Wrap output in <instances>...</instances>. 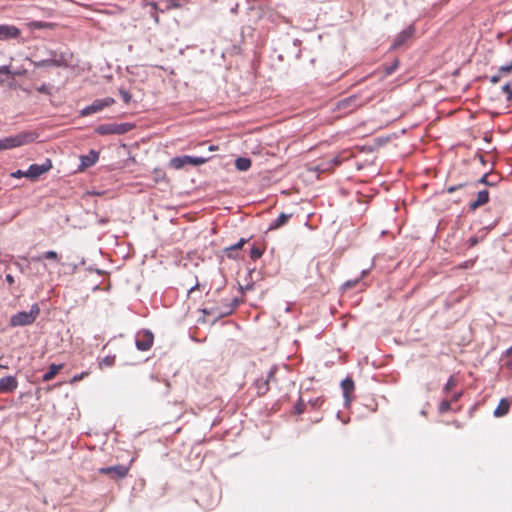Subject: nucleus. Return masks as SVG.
I'll return each instance as SVG.
<instances>
[{
    "instance_id": "1",
    "label": "nucleus",
    "mask_w": 512,
    "mask_h": 512,
    "mask_svg": "<svg viewBox=\"0 0 512 512\" xmlns=\"http://www.w3.org/2000/svg\"><path fill=\"white\" fill-rule=\"evenodd\" d=\"M40 313V307L37 303L31 305L30 310L27 311H19L16 314H13L9 320L10 327H23L31 325L35 322L36 318Z\"/></svg>"
},
{
    "instance_id": "2",
    "label": "nucleus",
    "mask_w": 512,
    "mask_h": 512,
    "mask_svg": "<svg viewBox=\"0 0 512 512\" xmlns=\"http://www.w3.org/2000/svg\"><path fill=\"white\" fill-rule=\"evenodd\" d=\"M35 140V134L32 132H23L17 135L9 136L0 139V150H7L11 148L20 147L22 145L31 143Z\"/></svg>"
},
{
    "instance_id": "3",
    "label": "nucleus",
    "mask_w": 512,
    "mask_h": 512,
    "mask_svg": "<svg viewBox=\"0 0 512 512\" xmlns=\"http://www.w3.org/2000/svg\"><path fill=\"white\" fill-rule=\"evenodd\" d=\"M210 158L209 157H197V156H177L170 160V166L174 169H182L186 165L191 166H200L206 163Z\"/></svg>"
},
{
    "instance_id": "4",
    "label": "nucleus",
    "mask_w": 512,
    "mask_h": 512,
    "mask_svg": "<svg viewBox=\"0 0 512 512\" xmlns=\"http://www.w3.org/2000/svg\"><path fill=\"white\" fill-rule=\"evenodd\" d=\"M362 105L360 97L357 95H351L344 99L339 100L336 103L335 110L343 113H351Z\"/></svg>"
},
{
    "instance_id": "5",
    "label": "nucleus",
    "mask_w": 512,
    "mask_h": 512,
    "mask_svg": "<svg viewBox=\"0 0 512 512\" xmlns=\"http://www.w3.org/2000/svg\"><path fill=\"white\" fill-rule=\"evenodd\" d=\"M154 342V335L150 330L138 331L135 336V345L139 351H148Z\"/></svg>"
},
{
    "instance_id": "6",
    "label": "nucleus",
    "mask_w": 512,
    "mask_h": 512,
    "mask_svg": "<svg viewBox=\"0 0 512 512\" xmlns=\"http://www.w3.org/2000/svg\"><path fill=\"white\" fill-rule=\"evenodd\" d=\"M114 99L111 97H106L103 99H96L92 102L91 105L86 106L80 111L81 116H89L91 114L102 111L105 107H108L114 103Z\"/></svg>"
},
{
    "instance_id": "7",
    "label": "nucleus",
    "mask_w": 512,
    "mask_h": 512,
    "mask_svg": "<svg viewBox=\"0 0 512 512\" xmlns=\"http://www.w3.org/2000/svg\"><path fill=\"white\" fill-rule=\"evenodd\" d=\"M129 468L125 465H114L102 467L98 470L100 474L108 475L111 479L119 480L127 476Z\"/></svg>"
},
{
    "instance_id": "8",
    "label": "nucleus",
    "mask_w": 512,
    "mask_h": 512,
    "mask_svg": "<svg viewBox=\"0 0 512 512\" xmlns=\"http://www.w3.org/2000/svg\"><path fill=\"white\" fill-rule=\"evenodd\" d=\"M52 168V161L45 159L41 164H31L27 170V178L32 180L37 179L39 176L49 171Z\"/></svg>"
},
{
    "instance_id": "9",
    "label": "nucleus",
    "mask_w": 512,
    "mask_h": 512,
    "mask_svg": "<svg viewBox=\"0 0 512 512\" xmlns=\"http://www.w3.org/2000/svg\"><path fill=\"white\" fill-rule=\"evenodd\" d=\"M21 35V30L9 24H0V41H8L11 39H17Z\"/></svg>"
},
{
    "instance_id": "10",
    "label": "nucleus",
    "mask_w": 512,
    "mask_h": 512,
    "mask_svg": "<svg viewBox=\"0 0 512 512\" xmlns=\"http://www.w3.org/2000/svg\"><path fill=\"white\" fill-rule=\"evenodd\" d=\"M416 29L414 25H409L406 29L401 31L394 39L391 48L398 49L404 45L415 33Z\"/></svg>"
},
{
    "instance_id": "11",
    "label": "nucleus",
    "mask_w": 512,
    "mask_h": 512,
    "mask_svg": "<svg viewBox=\"0 0 512 512\" xmlns=\"http://www.w3.org/2000/svg\"><path fill=\"white\" fill-rule=\"evenodd\" d=\"M80 164L78 171H84L85 169L93 166L99 159V152L91 149L88 154L80 155Z\"/></svg>"
},
{
    "instance_id": "12",
    "label": "nucleus",
    "mask_w": 512,
    "mask_h": 512,
    "mask_svg": "<svg viewBox=\"0 0 512 512\" xmlns=\"http://www.w3.org/2000/svg\"><path fill=\"white\" fill-rule=\"evenodd\" d=\"M31 64L35 68H43V67H65V60L60 57L59 59H40V60H34V59H28Z\"/></svg>"
},
{
    "instance_id": "13",
    "label": "nucleus",
    "mask_w": 512,
    "mask_h": 512,
    "mask_svg": "<svg viewBox=\"0 0 512 512\" xmlns=\"http://www.w3.org/2000/svg\"><path fill=\"white\" fill-rule=\"evenodd\" d=\"M18 387V381L15 376H4L0 378V393H12Z\"/></svg>"
},
{
    "instance_id": "14",
    "label": "nucleus",
    "mask_w": 512,
    "mask_h": 512,
    "mask_svg": "<svg viewBox=\"0 0 512 512\" xmlns=\"http://www.w3.org/2000/svg\"><path fill=\"white\" fill-rule=\"evenodd\" d=\"M248 242V239L246 238H241L237 243L229 246V247H226L224 249V253L225 255L229 258V259H238L240 257V250L243 248V246Z\"/></svg>"
},
{
    "instance_id": "15",
    "label": "nucleus",
    "mask_w": 512,
    "mask_h": 512,
    "mask_svg": "<svg viewBox=\"0 0 512 512\" xmlns=\"http://www.w3.org/2000/svg\"><path fill=\"white\" fill-rule=\"evenodd\" d=\"M341 388L343 390L344 404L349 406L351 403V393L354 391L355 384L351 377H346L341 382Z\"/></svg>"
},
{
    "instance_id": "16",
    "label": "nucleus",
    "mask_w": 512,
    "mask_h": 512,
    "mask_svg": "<svg viewBox=\"0 0 512 512\" xmlns=\"http://www.w3.org/2000/svg\"><path fill=\"white\" fill-rule=\"evenodd\" d=\"M489 199V191L487 189L480 190L477 193L476 199L469 204L468 210L470 212L475 211L479 207L487 204L489 202Z\"/></svg>"
},
{
    "instance_id": "17",
    "label": "nucleus",
    "mask_w": 512,
    "mask_h": 512,
    "mask_svg": "<svg viewBox=\"0 0 512 512\" xmlns=\"http://www.w3.org/2000/svg\"><path fill=\"white\" fill-rule=\"evenodd\" d=\"M499 176L497 174L485 173L478 179L473 186H477L478 184H485L487 186H495L499 181Z\"/></svg>"
},
{
    "instance_id": "18",
    "label": "nucleus",
    "mask_w": 512,
    "mask_h": 512,
    "mask_svg": "<svg viewBox=\"0 0 512 512\" xmlns=\"http://www.w3.org/2000/svg\"><path fill=\"white\" fill-rule=\"evenodd\" d=\"M510 405L511 403L507 398H502L494 410L493 415L498 418L507 415L510 409Z\"/></svg>"
},
{
    "instance_id": "19",
    "label": "nucleus",
    "mask_w": 512,
    "mask_h": 512,
    "mask_svg": "<svg viewBox=\"0 0 512 512\" xmlns=\"http://www.w3.org/2000/svg\"><path fill=\"white\" fill-rule=\"evenodd\" d=\"M240 300L238 298H233L229 303H225V310L219 312L217 314L218 318L225 317L231 315L234 310L238 307Z\"/></svg>"
},
{
    "instance_id": "20",
    "label": "nucleus",
    "mask_w": 512,
    "mask_h": 512,
    "mask_svg": "<svg viewBox=\"0 0 512 512\" xmlns=\"http://www.w3.org/2000/svg\"><path fill=\"white\" fill-rule=\"evenodd\" d=\"M292 217V214H286V213H281L270 225H269V230H275V229H278L282 226H284L288 221L289 219Z\"/></svg>"
},
{
    "instance_id": "21",
    "label": "nucleus",
    "mask_w": 512,
    "mask_h": 512,
    "mask_svg": "<svg viewBox=\"0 0 512 512\" xmlns=\"http://www.w3.org/2000/svg\"><path fill=\"white\" fill-rule=\"evenodd\" d=\"M95 132L99 135H115V123L101 124L95 128Z\"/></svg>"
},
{
    "instance_id": "22",
    "label": "nucleus",
    "mask_w": 512,
    "mask_h": 512,
    "mask_svg": "<svg viewBox=\"0 0 512 512\" xmlns=\"http://www.w3.org/2000/svg\"><path fill=\"white\" fill-rule=\"evenodd\" d=\"M62 367H63L62 364H51L49 366L48 371H46L43 374L42 380L44 382H48V381L52 380L56 376V374L61 370Z\"/></svg>"
},
{
    "instance_id": "23",
    "label": "nucleus",
    "mask_w": 512,
    "mask_h": 512,
    "mask_svg": "<svg viewBox=\"0 0 512 512\" xmlns=\"http://www.w3.org/2000/svg\"><path fill=\"white\" fill-rule=\"evenodd\" d=\"M47 55L49 59H59L62 57L65 60V67L69 65L72 55L68 52H58L56 50H47Z\"/></svg>"
},
{
    "instance_id": "24",
    "label": "nucleus",
    "mask_w": 512,
    "mask_h": 512,
    "mask_svg": "<svg viewBox=\"0 0 512 512\" xmlns=\"http://www.w3.org/2000/svg\"><path fill=\"white\" fill-rule=\"evenodd\" d=\"M255 388L259 396H264L269 391L268 380H264V377H260L255 381Z\"/></svg>"
},
{
    "instance_id": "25",
    "label": "nucleus",
    "mask_w": 512,
    "mask_h": 512,
    "mask_svg": "<svg viewBox=\"0 0 512 512\" xmlns=\"http://www.w3.org/2000/svg\"><path fill=\"white\" fill-rule=\"evenodd\" d=\"M252 165V161L250 158L247 157H238L235 160V167L239 171H247Z\"/></svg>"
},
{
    "instance_id": "26",
    "label": "nucleus",
    "mask_w": 512,
    "mask_h": 512,
    "mask_svg": "<svg viewBox=\"0 0 512 512\" xmlns=\"http://www.w3.org/2000/svg\"><path fill=\"white\" fill-rule=\"evenodd\" d=\"M41 259H47V260H55V261H58L59 259V256H58V253L56 251H53V250H49V251H46L42 254V256H39V257H33L32 258V261L34 262H38L40 261Z\"/></svg>"
},
{
    "instance_id": "27",
    "label": "nucleus",
    "mask_w": 512,
    "mask_h": 512,
    "mask_svg": "<svg viewBox=\"0 0 512 512\" xmlns=\"http://www.w3.org/2000/svg\"><path fill=\"white\" fill-rule=\"evenodd\" d=\"M132 125L130 123H115V135H121L129 132L132 129Z\"/></svg>"
},
{
    "instance_id": "28",
    "label": "nucleus",
    "mask_w": 512,
    "mask_h": 512,
    "mask_svg": "<svg viewBox=\"0 0 512 512\" xmlns=\"http://www.w3.org/2000/svg\"><path fill=\"white\" fill-rule=\"evenodd\" d=\"M369 270L367 269H364L362 270L361 272V275L359 278H356L354 280H348L346 281L344 284H343V288L344 289H350V288H353L354 286H356V284L360 281V279H362L363 277H365L367 274H368Z\"/></svg>"
},
{
    "instance_id": "29",
    "label": "nucleus",
    "mask_w": 512,
    "mask_h": 512,
    "mask_svg": "<svg viewBox=\"0 0 512 512\" xmlns=\"http://www.w3.org/2000/svg\"><path fill=\"white\" fill-rule=\"evenodd\" d=\"M457 383L458 381L455 378V376H450L443 388V393H445L446 395L450 393V391L457 386Z\"/></svg>"
},
{
    "instance_id": "30",
    "label": "nucleus",
    "mask_w": 512,
    "mask_h": 512,
    "mask_svg": "<svg viewBox=\"0 0 512 512\" xmlns=\"http://www.w3.org/2000/svg\"><path fill=\"white\" fill-rule=\"evenodd\" d=\"M53 26L52 23L44 22V21H32L29 23V27L31 29H46L51 28Z\"/></svg>"
},
{
    "instance_id": "31",
    "label": "nucleus",
    "mask_w": 512,
    "mask_h": 512,
    "mask_svg": "<svg viewBox=\"0 0 512 512\" xmlns=\"http://www.w3.org/2000/svg\"><path fill=\"white\" fill-rule=\"evenodd\" d=\"M264 253V250L256 245H252L250 248V258L253 260L259 259Z\"/></svg>"
},
{
    "instance_id": "32",
    "label": "nucleus",
    "mask_w": 512,
    "mask_h": 512,
    "mask_svg": "<svg viewBox=\"0 0 512 512\" xmlns=\"http://www.w3.org/2000/svg\"><path fill=\"white\" fill-rule=\"evenodd\" d=\"M451 403L452 402L450 400H447V399L442 400L438 406V412L440 414H444V413H447L448 411H450Z\"/></svg>"
},
{
    "instance_id": "33",
    "label": "nucleus",
    "mask_w": 512,
    "mask_h": 512,
    "mask_svg": "<svg viewBox=\"0 0 512 512\" xmlns=\"http://www.w3.org/2000/svg\"><path fill=\"white\" fill-rule=\"evenodd\" d=\"M398 66H399V60L395 59L390 65H387L384 68L386 75L393 74L397 70Z\"/></svg>"
},
{
    "instance_id": "34",
    "label": "nucleus",
    "mask_w": 512,
    "mask_h": 512,
    "mask_svg": "<svg viewBox=\"0 0 512 512\" xmlns=\"http://www.w3.org/2000/svg\"><path fill=\"white\" fill-rule=\"evenodd\" d=\"M115 355H108V356H105L101 362L99 363L100 366H107V367H111L114 365L115 363Z\"/></svg>"
},
{
    "instance_id": "35",
    "label": "nucleus",
    "mask_w": 512,
    "mask_h": 512,
    "mask_svg": "<svg viewBox=\"0 0 512 512\" xmlns=\"http://www.w3.org/2000/svg\"><path fill=\"white\" fill-rule=\"evenodd\" d=\"M502 92L505 93L507 95L506 97V100L507 101H512V88H511V82H507L505 83L502 88H501Z\"/></svg>"
},
{
    "instance_id": "36",
    "label": "nucleus",
    "mask_w": 512,
    "mask_h": 512,
    "mask_svg": "<svg viewBox=\"0 0 512 512\" xmlns=\"http://www.w3.org/2000/svg\"><path fill=\"white\" fill-rule=\"evenodd\" d=\"M277 370H278L277 366L274 365L267 372V375H266V377H264V380H268V385L270 384V382L275 380V374H276Z\"/></svg>"
},
{
    "instance_id": "37",
    "label": "nucleus",
    "mask_w": 512,
    "mask_h": 512,
    "mask_svg": "<svg viewBox=\"0 0 512 512\" xmlns=\"http://www.w3.org/2000/svg\"><path fill=\"white\" fill-rule=\"evenodd\" d=\"M323 402H324V400H323V398H322V397H317V398H314V399H310V400L308 401V404H309L312 408L316 409V408L321 407V405L323 404Z\"/></svg>"
},
{
    "instance_id": "38",
    "label": "nucleus",
    "mask_w": 512,
    "mask_h": 512,
    "mask_svg": "<svg viewBox=\"0 0 512 512\" xmlns=\"http://www.w3.org/2000/svg\"><path fill=\"white\" fill-rule=\"evenodd\" d=\"M305 407H306V405H305L304 401L300 398L294 406L295 413L302 414L305 411Z\"/></svg>"
},
{
    "instance_id": "39",
    "label": "nucleus",
    "mask_w": 512,
    "mask_h": 512,
    "mask_svg": "<svg viewBox=\"0 0 512 512\" xmlns=\"http://www.w3.org/2000/svg\"><path fill=\"white\" fill-rule=\"evenodd\" d=\"M36 90L40 93H44V94H47V95H51L52 92H51V86L50 85H47V84H42L41 86H38L36 88Z\"/></svg>"
},
{
    "instance_id": "40",
    "label": "nucleus",
    "mask_w": 512,
    "mask_h": 512,
    "mask_svg": "<svg viewBox=\"0 0 512 512\" xmlns=\"http://www.w3.org/2000/svg\"><path fill=\"white\" fill-rule=\"evenodd\" d=\"M119 93L126 104H128L131 101L132 96L127 90L120 89Z\"/></svg>"
},
{
    "instance_id": "41",
    "label": "nucleus",
    "mask_w": 512,
    "mask_h": 512,
    "mask_svg": "<svg viewBox=\"0 0 512 512\" xmlns=\"http://www.w3.org/2000/svg\"><path fill=\"white\" fill-rule=\"evenodd\" d=\"M498 71L502 75L512 72V62L510 64L503 65V66L499 67Z\"/></svg>"
},
{
    "instance_id": "42",
    "label": "nucleus",
    "mask_w": 512,
    "mask_h": 512,
    "mask_svg": "<svg viewBox=\"0 0 512 512\" xmlns=\"http://www.w3.org/2000/svg\"><path fill=\"white\" fill-rule=\"evenodd\" d=\"M181 7L179 0H169L167 3V9H178Z\"/></svg>"
},
{
    "instance_id": "43",
    "label": "nucleus",
    "mask_w": 512,
    "mask_h": 512,
    "mask_svg": "<svg viewBox=\"0 0 512 512\" xmlns=\"http://www.w3.org/2000/svg\"><path fill=\"white\" fill-rule=\"evenodd\" d=\"M478 243H479V238L477 236H472L467 241V245L469 248L476 246Z\"/></svg>"
},
{
    "instance_id": "44",
    "label": "nucleus",
    "mask_w": 512,
    "mask_h": 512,
    "mask_svg": "<svg viewBox=\"0 0 512 512\" xmlns=\"http://www.w3.org/2000/svg\"><path fill=\"white\" fill-rule=\"evenodd\" d=\"M27 170L26 171H23V170H17L13 173H11V176L14 177V178H21V177H27Z\"/></svg>"
},
{
    "instance_id": "45",
    "label": "nucleus",
    "mask_w": 512,
    "mask_h": 512,
    "mask_svg": "<svg viewBox=\"0 0 512 512\" xmlns=\"http://www.w3.org/2000/svg\"><path fill=\"white\" fill-rule=\"evenodd\" d=\"M0 74L11 75L12 70L10 69V66H8V65L0 66Z\"/></svg>"
},
{
    "instance_id": "46",
    "label": "nucleus",
    "mask_w": 512,
    "mask_h": 512,
    "mask_svg": "<svg viewBox=\"0 0 512 512\" xmlns=\"http://www.w3.org/2000/svg\"><path fill=\"white\" fill-rule=\"evenodd\" d=\"M466 186H467V184H459V185H455V186H450L447 188V192L452 193V192H455L456 190L462 189Z\"/></svg>"
},
{
    "instance_id": "47",
    "label": "nucleus",
    "mask_w": 512,
    "mask_h": 512,
    "mask_svg": "<svg viewBox=\"0 0 512 512\" xmlns=\"http://www.w3.org/2000/svg\"><path fill=\"white\" fill-rule=\"evenodd\" d=\"M502 74L499 73V71L497 72V74L493 75L490 77V82L493 83V84H496L500 81V79L502 78Z\"/></svg>"
},
{
    "instance_id": "48",
    "label": "nucleus",
    "mask_w": 512,
    "mask_h": 512,
    "mask_svg": "<svg viewBox=\"0 0 512 512\" xmlns=\"http://www.w3.org/2000/svg\"><path fill=\"white\" fill-rule=\"evenodd\" d=\"M462 396V392H455L451 397V402H456Z\"/></svg>"
},
{
    "instance_id": "49",
    "label": "nucleus",
    "mask_w": 512,
    "mask_h": 512,
    "mask_svg": "<svg viewBox=\"0 0 512 512\" xmlns=\"http://www.w3.org/2000/svg\"><path fill=\"white\" fill-rule=\"evenodd\" d=\"M253 287H254V284H253V283H248V284H247L246 286H244V287H243V286H240V290H241L242 292H244V291H247V290H251V289H253Z\"/></svg>"
},
{
    "instance_id": "50",
    "label": "nucleus",
    "mask_w": 512,
    "mask_h": 512,
    "mask_svg": "<svg viewBox=\"0 0 512 512\" xmlns=\"http://www.w3.org/2000/svg\"><path fill=\"white\" fill-rule=\"evenodd\" d=\"M5 280L9 283V284H13L14 283V277L11 275V274H7L5 276Z\"/></svg>"
},
{
    "instance_id": "51",
    "label": "nucleus",
    "mask_w": 512,
    "mask_h": 512,
    "mask_svg": "<svg viewBox=\"0 0 512 512\" xmlns=\"http://www.w3.org/2000/svg\"><path fill=\"white\" fill-rule=\"evenodd\" d=\"M24 72H21L20 70L12 71V76H21Z\"/></svg>"
},
{
    "instance_id": "52",
    "label": "nucleus",
    "mask_w": 512,
    "mask_h": 512,
    "mask_svg": "<svg viewBox=\"0 0 512 512\" xmlns=\"http://www.w3.org/2000/svg\"><path fill=\"white\" fill-rule=\"evenodd\" d=\"M208 150H209V151H216V150H218V146H216V145H210V146L208 147Z\"/></svg>"
},
{
    "instance_id": "53",
    "label": "nucleus",
    "mask_w": 512,
    "mask_h": 512,
    "mask_svg": "<svg viewBox=\"0 0 512 512\" xmlns=\"http://www.w3.org/2000/svg\"><path fill=\"white\" fill-rule=\"evenodd\" d=\"M199 284L197 283L196 285H194L193 287H191L189 290H188V293H192L194 290H196L198 288Z\"/></svg>"
},
{
    "instance_id": "54",
    "label": "nucleus",
    "mask_w": 512,
    "mask_h": 512,
    "mask_svg": "<svg viewBox=\"0 0 512 512\" xmlns=\"http://www.w3.org/2000/svg\"><path fill=\"white\" fill-rule=\"evenodd\" d=\"M203 313L204 314H212V313H215V311L213 309H211V310L203 309Z\"/></svg>"
},
{
    "instance_id": "55",
    "label": "nucleus",
    "mask_w": 512,
    "mask_h": 512,
    "mask_svg": "<svg viewBox=\"0 0 512 512\" xmlns=\"http://www.w3.org/2000/svg\"><path fill=\"white\" fill-rule=\"evenodd\" d=\"M83 375H84L83 373H82L81 375H79V376H78V375H75L73 379H74V380H80V379H82V378H83Z\"/></svg>"
},
{
    "instance_id": "56",
    "label": "nucleus",
    "mask_w": 512,
    "mask_h": 512,
    "mask_svg": "<svg viewBox=\"0 0 512 512\" xmlns=\"http://www.w3.org/2000/svg\"><path fill=\"white\" fill-rule=\"evenodd\" d=\"M479 159H480L481 163L485 164V160H484V157L482 155H479Z\"/></svg>"
},
{
    "instance_id": "57",
    "label": "nucleus",
    "mask_w": 512,
    "mask_h": 512,
    "mask_svg": "<svg viewBox=\"0 0 512 512\" xmlns=\"http://www.w3.org/2000/svg\"><path fill=\"white\" fill-rule=\"evenodd\" d=\"M511 351H512V347L506 350V352H505V353H506V355L510 354V353H511Z\"/></svg>"
},
{
    "instance_id": "58",
    "label": "nucleus",
    "mask_w": 512,
    "mask_h": 512,
    "mask_svg": "<svg viewBox=\"0 0 512 512\" xmlns=\"http://www.w3.org/2000/svg\"><path fill=\"white\" fill-rule=\"evenodd\" d=\"M332 161L334 162L335 165H337L339 163V161L337 159H333Z\"/></svg>"
},
{
    "instance_id": "59",
    "label": "nucleus",
    "mask_w": 512,
    "mask_h": 512,
    "mask_svg": "<svg viewBox=\"0 0 512 512\" xmlns=\"http://www.w3.org/2000/svg\"><path fill=\"white\" fill-rule=\"evenodd\" d=\"M2 83H3V80H0V84H2Z\"/></svg>"
}]
</instances>
